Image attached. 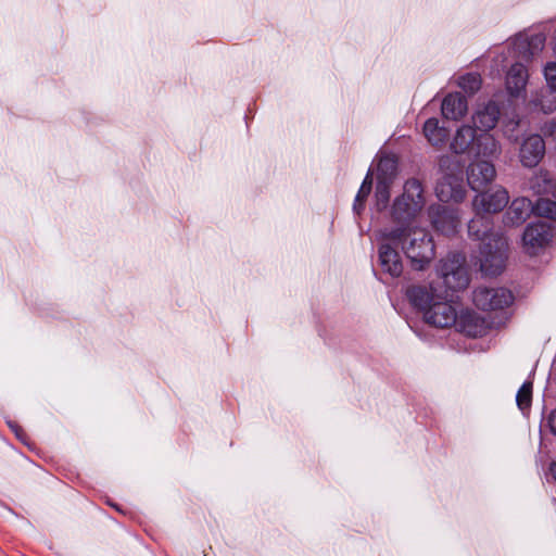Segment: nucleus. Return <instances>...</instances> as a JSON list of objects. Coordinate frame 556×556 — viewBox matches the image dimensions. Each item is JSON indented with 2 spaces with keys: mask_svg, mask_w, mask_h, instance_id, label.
Returning <instances> with one entry per match:
<instances>
[{
  "mask_svg": "<svg viewBox=\"0 0 556 556\" xmlns=\"http://www.w3.org/2000/svg\"><path fill=\"white\" fill-rule=\"evenodd\" d=\"M500 117V109L496 103L489 102L483 109L472 116L473 126L481 131L494 128Z\"/></svg>",
  "mask_w": 556,
  "mask_h": 556,
  "instance_id": "20",
  "label": "nucleus"
},
{
  "mask_svg": "<svg viewBox=\"0 0 556 556\" xmlns=\"http://www.w3.org/2000/svg\"><path fill=\"white\" fill-rule=\"evenodd\" d=\"M532 212L533 205L529 199L516 198L505 212L503 223L506 227H517L523 224Z\"/></svg>",
  "mask_w": 556,
  "mask_h": 556,
  "instance_id": "16",
  "label": "nucleus"
},
{
  "mask_svg": "<svg viewBox=\"0 0 556 556\" xmlns=\"http://www.w3.org/2000/svg\"><path fill=\"white\" fill-rule=\"evenodd\" d=\"M547 422L551 432L556 435V409L549 414Z\"/></svg>",
  "mask_w": 556,
  "mask_h": 556,
  "instance_id": "32",
  "label": "nucleus"
},
{
  "mask_svg": "<svg viewBox=\"0 0 556 556\" xmlns=\"http://www.w3.org/2000/svg\"><path fill=\"white\" fill-rule=\"evenodd\" d=\"M384 237L395 240L415 269H424L435 255V248L430 233L420 227H387Z\"/></svg>",
  "mask_w": 556,
  "mask_h": 556,
  "instance_id": "3",
  "label": "nucleus"
},
{
  "mask_svg": "<svg viewBox=\"0 0 556 556\" xmlns=\"http://www.w3.org/2000/svg\"><path fill=\"white\" fill-rule=\"evenodd\" d=\"M549 473L552 475V477L556 480V462H553L551 465H549Z\"/></svg>",
  "mask_w": 556,
  "mask_h": 556,
  "instance_id": "33",
  "label": "nucleus"
},
{
  "mask_svg": "<svg viewBox=\"0 0 556 556\" xmlns=\"http://www.w3.org/2000/svg\"><path fill=\"white\" fill-rule=\"evenodd\" d=\"M435 193L442 202H462L466 195L462 172L445 173L437 184Z\"/></svg>",
  "mask_w": 556,
  "mask_h": 556,
  "instance_id": "9",
  "label": "nucleus"
},
{
  "mask_svg": "<svg viewBox=\"0 0 556 556\" xmlns=\"http://www.w3.org/2000/svg\"><path fill=\"white\" fill-rule=\"evenodd\" d=\"M455 325L460 332L473 338L483 336L488 328L485 320L471 311L463 312L457 316Z\"/></svg>",
  "mask_w": 556,
  "mask_h": 556,
  "instance_id": "17",
  "label": "nucleus"
},
{
  "mask_svg": "<svg viewBox=\"0 0 556 556\" xmlns=\"http://www.w3.org/2000/svg\"><path fill=\"white\" fill-rule=\"evenodd\" d=\"M556 181H553L547 172L540 170L530 181L531 188L536 193H551L555 190Z\"/></svg>",
  "mask_w": 556,
  "mask_h": 556,
  "instance_id": "25",
  "label": "nucleus"
},
{
  "mask_svg": "<svg viewBox=\"0 0 556 556\" xmlns=\"http://www.w3.org/2000/svg\"><path fill=\"white\" fill-rule=\"evenodd\" d=\"M406 295L418 311L424 320L438 328L455 325L457 313L455 307L445 300L443 291L433 285H417L407 289Z\"/></svg>",
  "mask_w": 556,
  "mask_h": 556,
  "instance_id": "2",
  "label": "nucleus"
},
{
  "mask_svg": "<svg viewBox=\"0 0 556 556\" xmlns=\"http://www.w3.org/2000/svg\"><path fill=\"white\" fill-rule=\"evenodd\" d=\"M530 104L545 114L553 113L556 110V94L549 90L538 93L531 99Z\"/></svg>",
  "mask_w": 556,
  "mask_h": 556,
  "instance_id": "24",
  "label": "nucleus"
},
{
  "mask_svg": "<svg viewBox=\"0 0 556 556\" xmlns=\"http://www.w3.org/2000/svg\"><path fill=\"white\" fill-rule=\"evenodd\" d=\"M529 80V72L527 66L520 62L516 61L506 73V90L509 96L518 98L525 93L527 84Z\"/></svg>",
  "mask_w": 556,
  "mask_h": 556,
  "instance_id": "15",
  "label": "nucleus"
},
{
  "mask_svg": "<svg viewBox=\"0 0 556 556\" xmlns=\"http://www.w3.org/2000/svg\"><path fill=\"white\" fill-rule=\"evenodd\" d=\"M429 217L434 229L444 236L455 235L460 224L458 210L442 205L430 206Z\"/></svg>",
  "mask_w": 556,
  "mask_h": 556,
  "instance_id": "10",
  "label": "nucleus"
},
{
  "mask_svg": "<svg viewBox=\"0 0 556 556\" xmlns=\"http://www.w3.org/2000/svg\"><path fill=\"white\" fill-rule=\"evenodd\" d=\"M10 427L14 430L17 437H20L21 429L17 426L10 425Z\"/></svg>",
  "mask_w": 556,
  "mask_h": 556,
  "instance_id": "35",
  "label": "nucleus"
},
{
  "mask_svg": "<svg viewBox=\"0 0 556 556\" xmlns=\"http://www.w3.org/2000/svg\"><path fill=\"white\" fill-rule=\"evenodd\" d=\"M473 302L483 311H497L508 307L514 295L505 288L479 287L473 292Z\"/></svg>",
  "mask_w": 556,
  "mask_h": 556,
  "instance_id": "8",
  "label": "nucleus"
},
{
  "mask_svg": "<svg viewBox=\"0 0 556 556\" xmlns=\"http://www.w3.org/2000/svg\"><path fill=\"white\" fill-rule=\"evenodd\" d=\"M469 237L481 242L480 269L488 276H496L505 267L507 240L500 232H492L484 214H475L468 224Z\"/></svg>",
  "mask_w": 556,
  "mask_h": 556,
  "instance_id": "1",
  "label": "nucleus"
},
{
  "mask_svg": "<svg viewBox=\"0 0 556 556\" xmlns=\"http://www.w3.org/2000/svg\"><path fill=\"white\" fill-rule=\"evenodd\" d=\"M396 169L397 164L395 157L389 155L380 157L377 168V181L393 184L396 177Z\"/></svg>",
  "mask_w": 556,
  "mask_h": 556,
  "instance_id": "23",
  "label": "nucleus"
},
{
  "mask_svg": "<svg viewBox=\"0 0 556 556\" xmlns=\"http://www.w3.org/2000/svg\"><path fill=\"white\" fill-rule=\"evenodd\" d=\"M478 136L479 134H477L475 126L463 125L456 130L451 142V149L457 154L472 151Z\"/></svg>",
  "mask_w": 556,
  "mask_h": 556,
  "instance_id": "19",
  "label": "nucleus"
},
{
  "mask_svg": "<svg viewBox=\"0 0 556 556\" xmlns=\"http://www.w3.org/2000/svg\"><path fill=\"white\" fill-rule=\"evenodd\" d=\"M509 202V195L503 187H495L488 191L479 192L471 202L475 214H495L501 212Z\"/></svg>",
  "mask_w": 556,
  "mask_h": 556,
  "instance_id": "7",
  "label": "nucleus"
},
{
  "mask_svg": "<svg viewBox=\"0 0 556 556\" xmlns=\"http://www.w3.org/2000/svg\"><path fill=\"white\" fill-rule=\"evenodd\" d=\"M458 86L468 93L478 91L481 87V78L478 74L469 73L459 77Z\"/></svg>",
  "mask_w": 556,
  "mask_h": 556,
  "instance_id": "29",
  "label": "nucleus"
},
{
  "mask_svg": "<svg viewBox=\"0 0 556 556\" xmlns=\"http://www.w3.org/2000/svg\"><path fill=\"white\" fill-rule=\"evenodd\" d=\"M467 110V100L458 92L447 94L442 101L441 111L447 119L458 121L466 115Z\"/></svg>",
  "mask_w": 556,
  "mask_h": 556,
  "instance_id": "18",
  "label": "nucleus"
},
{
  "mask_svg": "<svg viewBox=\"0 0 556 556\" xmlns=\"http://www.w3.org/2000/svg\"><path fill=\"white\" fill-rule=\"evenodd\" d=\"M448 162H450V159H448V157H442V159L440 160V167H441L442 169H444V168H445V166H446V163H448Z\"/></svg>",
  "mask_w": 556,
  "mask_h": 556,
  "instance_id": "34",
  "label": "nucleus"
},
{
  "mask_svg": "<svg viewBox=\"0 0 556 556\" xmlns=\"http://www.w3.org/2000/svg\"><path fill=\"white\" fill-rule=\"evenodd\" d=\"M371 186H372V177H371V172L369 170L367 173V175L358 190L356 199H355L354 210L356 212H359V210L363 207V204H364L366 198L368 197V194L371 191Z\"/></svg>",
  "mask_w": 556,
  "mask_h": 556,
  "instance_id": "30",
  "label": "nucleus"
},
{
  "mask_svg": "<svg viewBox=\"0 0 556 556\" xmlns=\"http://www.w3.org/2000/svg\"><path fill=\"white\" fill-rule=\"evenodd\" d=\"M437 273L446 290L458 291L469 285L466 258L459 253H451L442 258L437 267Z\"/></svg>",
  "mask_w": 556,
  "mask_h": 556,
  "instance_id": "5",
  "label": "nucleus"
},
{
  "mask_svg": "<svg viewBox=\"0 0 556 556\" xmlns=\"http://www.w3.org/2000/svg\"><path fill=\"white\" fill-rule=\"evenodd\" d=\"M495 176V167L489 161L477 160L468 166L467 180L472 190L484 188L494 180Z\"/></svg>",
  "mask_w": 556,
  "mask_h": 556,
  "instance_id": "14",
  "label": "nucleus"
},
{
  "mask_svg": "<svg viewBox=\"0 0 556 556\" xmlns=\"http://www.w3.org/2000/svg\"><path fill=\"white\" fill-rule=\"evenodd\" d=\"M396 241L384 237V229L380 231L379 263L382 270L391 277H399L403 273V263L395 249Z\"/></svg>",
  "mask_w": 556,
  "mask_h": 556,
  "instance_id": "11",
  "label": "nucleus"
},
{
  "mask_svg": "<svg viewBox=\"0 0 556 556\" xmlns=\"http://www.w3.org/2000/svg\"><path fill=\"white\" fill-rule=\"evenodd\" d=\"M424 134L427 140L432 146H442L447 137H448V130L440 126L439 121L437 118H429L426 121L424 125Z\"/></svg>",
  "mask_w": 556,
  "mask_h": 556,
  "instance_id": "22",
  "label": "nucleus"
},
{
  "mask_svg": "<svg viewBox=\"0 0 556 556\" xmlns=\"http://www.w3.org/2000/svg\"><path fill=\"white\" fill-rule=\"evenodd\" d=\"M553 238V231L548 224L536 223L529 225L522 237L523 247L529 254H536L546 247Z\"/></svg>",
  "mask_w": 556,
  "mask_h": 556,
  "instance_id": "13",
  "label": "nucleus"
},
{
  "mask_svg": "<svg viewBox=\"0 0 556 556\" xmlns=\"http://www.w3.org/2000/svg\"><path fill=\"white\" fill-rule=\"evenodd\" d=\"M545 154V142L540 135L525 137L519 147V161L525 167H535Z\"/></svg>",
  "mask_w": 556,
  "mask_h": 556,
  "instance_id": "12",
  "label": "nucleus"
},
{
  "mask_svg": "<svg viewBox=\"0 0 556 556\" xmlns=\"http://www.w3.org/2000/svg\"><path fill=\"white\" fill-rule=\"evenodd\" d=\"M533 211L540 216L556 219V202L549 199H539L533 206Z\"/></svg>",
  "mask_w": 556,
  "mask_h": 556,
  "instance_id": "27",
  "label": "nucleus"
},
{
  "mask_svg": "<svg viewBox=\"0 0 556 556\" xmlns=\"http://www.w3.org/2000/svg\"><path fill=\"white\" fill-rule=\"evenodd\" d=\"M532 402V381H526L516 394V404L518 408L526 414Z\"/></svg>",
  "mask_w": 556,
  "mask_h": 556,
  "instance_id": "26",
  "label": "nucleus"
},
{
  "mask_svg": "<svg viewBox=\"0 0 556 556\" xmlns=\"http://www.w3.org/2000/svg\"><path fill=\"white\" fill-rule=\"evenodd\" d=\"M543 76L548 90L556 94V61H549L544 65Z\"/></svg>",
  "mask_w": 556,
  "mask_h": 556,
  "instance_id": "31",
  "label": "nucleus"
},
{
  "mask_svg": "<svg viewBox=\"0 0 556 556\" xmlns=\"http://www.w3.org/2000/svg\"><path fill=\"white\" fill-rule=\"evenodd\" d=\"M545 36L542 33L517 35L509 48V55L517 61L531 62L545 47Z\"/></svg>",
  "mask_w": 556,
  "mask_h": 556,
  "instance_id": "6",
  "label": "nucleus"
},
{
  "mask_svg": "<svg viewBox=\"0 0 556 556\" xmlns=\"http://www.w3.org/2000/svg\"><path fill=\"white\" fill-rule=\"evenodd\" d=\"M472 152L477 157H497L501 153V146L492 135L482 131L477 137Z\"/></svg>",
  "mask_w": 556,
  "mask_h": 556,
  "instance_id": "21",
  "label": "nucleus"
},
{
  "mask_svg": "<svg viewBox=\"0 0 556 556\" xmlns=\"http://www.w3.org/2000/svg\"><path fill=\"white\" fill-rule=\"evenodd\" d=\"M426 204L424 189L417 179H409L404 185L403 193L397 197L391 207V219L396 227L416 226L417 217Z\"/></svg>",
  "mask_w": 556,
  "mask_h": 556,
  "instance_id": "4",
  "label": "nucleus"
},
{
  "mask_svg": "<svg viewBox=\"0 0 556 556\" xmlns=\"http://www.w3.org/2000/svg\"><path fill=\"white\" fill-rule=\"evenodd\" d=\"M391 186H392V184L377 181L375 198H376V206H377L378 211H382L387 207L389 200H390Z\"/></svg>",
  "mask_w": 556,
  "mask_h": 556,
  "instance_id": "28",
  "label": "nucleus"
}]
</instances>
